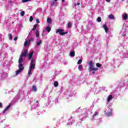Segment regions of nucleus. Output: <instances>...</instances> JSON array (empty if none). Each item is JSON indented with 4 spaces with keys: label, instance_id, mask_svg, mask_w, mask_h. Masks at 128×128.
I'll list each match as a JSON object with an SVG mask.
<instances>
[{
    "label": "nucleus",
    "instance_id": "obj_2",
    "mask_svg": "<svg viewBox=\"0 0 128 128\" xmlns=\"http://www.w3.org/2000/svg\"><path fill=\"white\" fill-rule=\"evenodd\" d=\"M34 68H36V62L34 59H32L30 63V69L28 72V76L32 74V70H34Z\"/></svg>",
    "mask_w": 128,
    "mask_h": 128
},
{
    "label": "nucleus",
    "instance_id": "obj_14",
    "mask_svg": "<svg viewBox=\"0 0 128 128\" xmlns=\"http://www.w3.org/2000/svg\"><path fill=\"white\" fill-rule=\"evenodd\" d=\"M109 18H110V20H114V16L110 14L109 15Z\"/></svg>",
    "mask_w": 128,
    "mask_h": 128
},
{
    "label": "nucleus",
    "instance_id": "obj_43",
    "mask_svg": "<svg viewBox=\"0 0 128 128\" xmlns=\"http://www.w3.org/2000/svg\"><path fill=\"white\" fill-rule=\"evenodd\" d=\"M94 72H92V74H94Z\"/></svg>",
    "mask_w": 128,
    "mask_h": 128
},
{
    "label": "nucleus",
    "instance_id": "obj_1",
    "mask_svg": "<svg viewBox=\"0 0 128 128\" xmlns=\"http://www.w3.org/2000/svg\"><path fill=\"white\" fill-rule=\"evenodd\" d=\"M28 50L26 49H24L22 51V54L20 55L19 60H18V64H22L24 62V58H26V56H28Z\"/></svg>",
    "mask_w": 128,
    "mask_h": 128
},
{
    "label": "nucleus",
    "instance_id": "obj_41",
    "mask_svg": "<svg viewBox=\"0 0 128 128\" xmlns=\"http://www.w3.org/2000/svg\"><path fill=\"white\" fill-rule=\"evenodd\" d=\"M106 2H110V0H106Z\"/></svg>",
    "mask_w": 128,
    "mask_h": 128
},
{
    "label": "nucleus",
    "instance_id": "obj_11",
    "mask_svg": "<svg viewBox=\"0 0 128 128\" xmlns=\"http://www.w3.org/2000/svg\"><path fill=\"white\" fill-rule=\"evenodd\" d=\"M35 36L36 38H38V36H40V31H38V30H36Z\"/></svg>",
    "mask_w": 128,
    "mask_h": 128
},
{
    "label": "nucleus",
    "instance_id": "obj_27",
    "mask_svg": "<svg viewBox=\"0 0 128 128\" xmlns=\"http://www.w3.org/2000/svg\"><path fill=\"white\" fill-rule=\"evenodd\" d=\"M32 90H34V92H36V86H32Z\"/></svg>",
    "mask_w": 128,
    "mask_h": 128
},
{
    "label": "nucleus",
    "instance_id": "obj_21",
    "mask_svg": "<svg viewBox=\"0 0 128 128\" xmlns=\"http://www.w3.org/2000/svg\"><path fill=\"white\" fill-rule=\"evenodd\" d=\"M54 86H56H56H58V82H54Z\"/></svg>",
    "mask_w": 128,
    "mask_h": 128
},
{
    "label": "nucleus",
    "instance_id": "obj_38",
    "mask_svg": "<svg viewBox=\"0 0 128 128\" xmlns=\"http://www.w3.org/2000/svg\"><path fill=\"white\" fill-rule=\"evenodd\" d=\"M36 28H34V27L32 29V30L33 32H34V30H36Z\"/></svg>",
    "mask_w": 128,
    "mask_h": 128
},
{
    "label": "nucleus",
    "instance_id": "obj_31",
    "mask_svg": "<svg viewBox=\"0 0 128 128\" xmlns=\"http://www.w3.org/2000/svg\"><path fill=\"white\" fill-rule=\"evenodd\" d=\"M28 46V40H26L24 44V46Z\"/></svg>",
    "mask_w": 128,
    "mask_h": 128
},
{
    "label": "nucleus",
    "instance_id": "obj_17",
    "mask_svg": "<svg viewBox=\"0 0 128 128\" xmlns=\"http://www.w3.org/2000/svg\"><path fill=\"white\" fill-rule=\"evenodd\" d=\"M67 28H72V24H70V22H68L67 24Z\"/></svg>",
    "mask_w": 128,
    "mask_h": 128
},
{
    "label": "nucleus",
    "instance_id": "obj_20",
    "mask_svg": "<svg viewBox=\"0 0 128 128\" xmlns=\"http://www.w3.org/2000/svg\"><path fill=\"white\" fill-rule=\"evenodd\" d=\"M70 56H75L74 52H70Z\"/></svg>",
    "mask_w": 128,
    "mask_h": 128
},
{
    "label": "nucleus",
    "instance_id": "obj_35",
    "mask_svg": "<svg viewBox=\"0 0 128 128\" xmlns=\"http://www.w3.org/2000/svg\"><path fill=\"white\" fill-rule=\"evenodd\" d=\"M36 24H40V20L36 19Z\"/></svg>",
    "mask_w": 128,
    "mask_h": 128
},
{
    "label": "nucleus",
    "instance_id": "obj_5",
    "mask_svg": "<svg viewBox=\"0 0 128 128\" xmlns=\"http://www.w3.org/2000/svg\"><path fill=\"white\" fill-rule=\"evenodd\" d=\"M18 68L20 70H24V67L22 64H18Z\"/></svg>",
    "mask_w": 128,
    "mask_h": 128
},
{
    "label": "nucleus",
    "instance_id": "obj_7",
    "mask_svg": "<svg viewBox=\"0 0 128 128\" xmlns=\"http://www.w3.org/2000/svg\"><path fill=\"white\" fill-rule=\"evenodd\" d=\"M12 106V103H10L8 106H6V108L4 109V110L3 111L4 114V112H6V110H8V108H10Z\"/></svg>",
    "mask_w": 128,
    "mask_h": 128
},
{
    "label": "nucleus",
    "instance_id": "obj_45",
    "mask_svg": "<svg viewBox=\"0 0 128 128\" xmlns=\"http://www.w3.org/2000/svg\"><path fill=\"white\" fill-rule=\"evenodd\" d=\"M36 102L38 103V100H36Z\"/></svg>",
    "mask_w": 128,
    "mask_h": 128
},
{
    "label": "nucleus",
    "instance_id": "obj_48",
    "mask_svg": "<svg viewBox=\"0 0 128 128\" xmlns=\"http://www.w3.org/2000/svg\"><path fill=\"white\" fill-rule=\"evenodd\" d=\"M45 32L44 30H43L42 32Z\"/></svg>",
    "mask_w": 128,
    "mask_h": 128
},
{
    "label": "nucleus",
    "instance_id": "obj_15",
    "mask_svg": "<svg viewBox=\"0 0 128 128\" xmlns=\"http://www.w3.org/2000/svg\"><path fill=\"white\" fill-rule=\"evenodd\" d=\"M47 22L48 24H52V18H48L47 19Z\"/></svg>",
    "mask_w": 128,
    "mask_h": 128
},
{
    "label": "nucleus",
    "instance_id": "obj_40",
    "mask_svg": "<svg viewBox=\"0 0 128 128\" xmlns=\"http://www.w3.org/2000/svg\"><path fill=\"white\" fill-rule=\"evenodd\" d=\"M54 6H58V3H56V4H55V3L54 2V3L53 4V5H54Z\"/></svg>",
    "mask_w": 128,
    "mask_h": 128
},
{
    "label": "nucleus",
    "instance_id": "obj_16",
    "mask_svg": "<svg viewBox=\"0 0 128 128\" xmlns=\"http://www.w3.org/2000/svg\"><path fill=\"white\" fill-rule=\"evenodd\" d=\"M123 20H128V14H126L124 15L123 16Z\"/></svg>",
    "mask_w": 128,
    "mask_h": 128
},
{
    "label": "nucleus",
    "instance_id": "obj_25",
    "mask_svg": "<svg viewBox=\"0 0 128 128\" xmlns=\"http://www.w3.org/2000/svg\"><path fill=\"white\" fill-rule=\"evenodd\" d=\"M112 112H108L106 114V115L108 116H112Z\"/></svg>",
    "mask_w": 128,
    "mask_h": 128
},
{
    "label": "nucleus",
    "instance_id": "obj_29",
    "mask_svg": "<svg viewBox=\"0 0 128 128\" xmlns=\"http://www.w3.org/2000/svg\"><path fill=\"white\" fill-rule=\"evenodd\" d=\"M30 0H22V2L23 3L28 2H30Z\"/></svg>",
    "mask_w": 128,
    "mask_h": 128
},
{
    "label": "nucleus",
    "instance_id": "obj_46",
    "mask_svg": "<svg viewBox=\"0 0 128 128\" xmlns=\"http://www.w3.org/2000/svg\"><path fill=\"white\" fill-rule=\"evenodd\" d=\"M75 6H76V4H75Z\"/></svg>",
    "mask_w": 128,
    "mask_h": 128
},
{
    "label": "nucleus",
    "instance_id": "obj_44",
    "mask_svg": "<svg viewBox=\"0 0 128 128\" xmlns=\"http://www.w3.org/2000/svg\"><path fill=\"white\" fill-rule=\"evenodd\" d=\"M65 0H62V2H64Z\"/></svg>",
    "mask_w": 128,
    "mask_h": 128
},
{
    "label": "nucleus",
    "instance_id": "obj_26",
    "mask_svg": "<svg viewBox=\"0 0 128 128\" xmlns=\"http://www.w3.org/2000/svg\"><path fill=\"white\" fill-rule=\"evenodd\" d=\"M41 44H42V40H40V42H36L37 46H40Z\"/></svg>",
    "mask_w": 128,
    "mask_h": 128
},
{
    "label": "nucleus",
    "instance_id": "obj_39",
    "mask_svg": "<svg viewBox=\"0 0 128 128\" xmlns=\"http://www.w3.org/2000/svg\"><path fill=\"white\" fill-rule=\"evenodd\" d=\"M0 108H2V103L0 102Z\"/></svg>",
    "mask_w": 128,
    "mask_h": 128
},
{
    "label": "nucleus",
    "instance_id": "obj_28",
    "mask_svg": "<svg viewBox=\"0 0 128 128\" xmlns=\"http://www.w3.org/2000/svg\"><path fill=\"white\" fill-rule=\"evenodd\" d=\"M20 16H24V11H22V12H21Z\"/></svg>",
    "mask_w": 128,
    "mask_h": 128
},
{
    "label": "nucleus",
    "instance_id": "obj_8",
    "mask_svg": "<svg viewBox=\"0 0 128 128\" xmlns=\"http://www.w3.org/2000/svg\"><path fill=\"white\" fill-rule=\"evenodd\" d=\"M12 106V103H10L8 106H6V108L4 109V110L3 111L4 114V112H6V110H8V108H10Z\"/></svg>",
    "mask_w": 128,
    "mask_h": 128
},
{
    "label": "nucleus",
    "instance_id": "obj_30",
    "mask_svg": "<svg viewBox=\"0 0 128 128\" xmlns=\"http://www.w3.org/2000/svg\"><path fill=\"white\" fill-rule=\"evenodd\" d=\"M33 20H34V18L32 16H30V22H32Z\"/></svg>",
    "mask_w": 128,
    "mask_h": 128
},
{
    "label": "nucleus",
    "instance_id": "obj_12",
    "mask_svg": "<svg viewBox=\"0 0 128 128\" xmlns=\"http://www.w3.org/2000/svg\"><path fill=\"white\" fill-rule=\"evenodd\" d=\"M112 100V95H110L108 97L107 102H110V101Z\"/></svg>",
    "mask_w": 128,
    "mask_h": 128
},
{
    "label": "nucleus",
    "instance_id": "obj_18",
    "mask_svg": "<svg viewBox=\"0 0 128 128\" xmlns=\"http://www.w3.org/2000/svg\"><path fill=\"white\" fill-rule=\"evenodd\" d=\"M20 72H22V70H20V69H18V70L16 71V76H18V74H20Z\"/></svg>",
    "mask_w": 128,
    "mask_h": 128
},
{
    "label": "nucleus",
    "instance_id": "obj_9",
    "mask_svg": "<svg viewBox=\"0 0 128 128\" xmlns=\"http://www.w3.org/2000/svg\"><path fill=\"white\" fill-rule=\"evenodd\" d=\"M12 106V103H10L8 106H6V108L4 109V110L3 111L4 114V112H6V110H8V108H10Z\"/></svg>",
    "mask_w": 128,
    "mask_h": 128
},
{
    "label": "nucleus",
    "instance_id": "obj_19",
    "mask_svg": "<svg viewBox=\"0 0 128 128\" xmlns=\"http://www.w3.org/2000/svg\"><path fill=\"white\" fill-rule=\"evenodd\" d=\"M8 38H9V40H12V34H9L8 35Z\"/></svg>",
    "mask_w": 128,
    "mask_h": 128
},
{
    "label": "nucleus",
    "instance_id": "obj_6",
    "mask_svg": "<svg viewBox=\"0 0 128 128\" xmlns=\"http://www.w3.org/2000/svg\"><path fill=\"white\" fill-rule=\"evenodd\" d=\"M102 28H104L106 32H108V26H106V24H104V25H102Z\"/></svg>",
    "mask_w": 128,
    "mask_h": 128
},
{
    "label": "nucleus",
    "instance_id": "obj_3",
    "mask_svg": "<svg viewBox=\"0 0 128 128\" xmlns=\"http://www.w3.org/2000/svg\"><path fill=\"white\" fill-rule=\"evenodd\" d=\"M94 63L92 62V61H90L89 62V66H90V70H98V68H94Z\"/></svg>",
    "mask_w": 128,
    "mask_h": 128
},
{
    "label": "nucleus",
    "instance_id": "obj_36",
    "mask_svg": "<svg viewBox=\"0 0 128 128\" xmlns=\"http://www.w3.org/2000/svg\"><path fill=\"white\" fill-rule=\"evenodd\" d=\"M98 112H95L94 116H98Z\"/></svg>",
    "mask_w": 128,
    "mask_h": 128
},
{
    "label": "nucleus",
    "instance_id": "obj_32",
    "mask_svg": "<svg viewBox=\"0 0 128 128\" xmlns=\"http://www.w3.org/2000/svg\"><path fill=\"white\" fill-rule=\"evenodd\" d=\"M38 24H35L34 26V28L36 29V28H38Z\"/></svg>",
    "mask_w": 128,
    "mask_h": 128
},
{
    "label": "nucleus",
    "instance_id": "obj_42",
    "mask_svg": "<svg viewBox=\"0 0 128 128\" xmlns=\"http://www.w3.org/2000/svg\"><path fill=\"white\" fill-rule=\"evenodd\" d=\"M77 6H80V3H78Z\"/></svg>",
    "mask_w": 128,
    "mask_h": 128
},
{
    "label": "nucleus",
    "instance_id": "obj_13",
    "mask_svg": "<svg viewBox=\"0 0 128 128\" xmlns=\"http://www.w3.org/2000/svg\"><path fill=\"white\" fill-rule=\"evenodd\" d=\"M51 30H52V28L50 27L49 26H47L46 28V31L48 32H50Z\"/></svg>",
    "mask_w": 128,
    "mask_h": 128
},
{
    "label": "nucleus",
    "instance_id": "obj_4",
    "mask_svg": "<svg viewBox=\"0 0 128 128\" xmlns=\"http://www.w3.org/2000/svg\"><path fill=\"white\" fill-rule=\"evenodd\" d=\"M64 32V30L62 29H58L56 30V33L58 34V32H59V34H60V36H64V34H68V32Z\"/></svg>",
    "mask_w": 128,
    "mask_h": 128
},
{
    "label": "nucleus",
    "instance_id": "obj_37",
    "mask_svg": "<svg viewBox=\"0 0 128 128\" xmlns=\"http://www.w3.org/2000/svg\"><path fill=\"white\" fill-rule=\"evenodd\" d=\"M18 40V37L17 36H15L14 38V40Z\"/></svg>",
    "mask_w": 128,
    "mask_h": 128
},
{
    "label": "nucleus",
    "instance_id": "obj_23",
    "mask_svg": "<svg viewBox=\"0 0 128 128\" xmlns=\"http://www.w3.org/2000/svg\"><path fill=\"white\" fill-rule=\"evenodd\" d=\"M82 60L80 59L78 60L77 64H82Z\"/></svg>",
    "mask_w": 128,
    "mask_h": 128
},
{
    "label": "nucleus",
    "instance_id": "obj_33",
    "mask_svg": "<svg viewBox=\"0 0 128 128\" xmlns=\"http://www.w3.org/2000/svg\"><path fill=\"white\" fill-rule=\"evenodd\" d=\"M82 68V65H79L78 66V70H80V69Z\"/></svg>",
    "mask_w": 128,
    "mask_h": 128
},
{
    "label": "nucleus",
    "instance_id": "obj_22",
    "mask_svg": "<svg viewBox=\"0 0 128 128\" xmlns=\"http://www.w3.org/2000/svg\"><path fill=\"white\" fill-rule=\"evenodd\" d=\"M97 22H102V18L100 17H98L97 18Z\"/></svg>",
    "mask_w": 128,
    "mask_h": 128
},
{
    "label": "nucleus",
    "instance_id": "obj_10",
    "mask_svg": "<svg viewBox=\"0 0 128 128\" xmlns=\"http://www.w3.org/2000/svg\"><path fill=\"white\" fill-rule=\"evenodd\" d=\"M34 55V51H32L29 54H28V58L29 60H32V56Z\"/></svg>",
    "mask_w": 128,
    "mask_h": 128
},
{
    "label": "nucleus",
    "instance_id": "obj_34",
    "mask_svg": "<svg viewBox=\"0 0 128 128\" xmlns=\"http://www.w3.org/2000/svg\"><path fill=\"white\" fill-rule=\"evenodd\" d=\"M34 41V38H30V40H29V42H32Z\"/></svg>",
    "mask_w": 128,
    "mask_h": 128
},
{
    "label": "nucleus",
    "instance_id": "obj_47",
    "mask_svg": "<svg viewBox=\"0 0 128 128\" xmlns=\"http://www.w3.org/2000/svg\"><path fill=\"white\" fill-rule=\"evenodd\" d=\"M55 2H58V0H54Z\"/></svg>",
    "mask_w": 128,
    "mask_h": 128
},
{
    "label": "nucleus",
    "instance_id": "obj_24",
    "mask_svg": "<svg viewBox=\"0 0 128 128\" xmlns=\"http://www.w3.org/2000/svg\"><path fill=\"white\" fill-rule=\"evenodd\" d=\"M96 66L97 68H102V64L100 63H96Z\"/></svg>",
    "mask_w": 128,
    "mask_h": 128
}]
</instances>
